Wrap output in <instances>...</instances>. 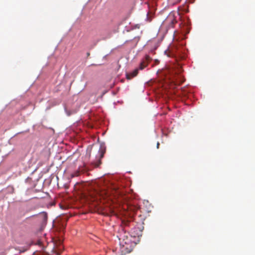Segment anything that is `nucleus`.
<instances>
[{
	"instance_id": "20e7f679",
	"label": "nucleus",
	"mask_w": 255,
	"mask_h": 255,
	"mask_svg": "<svg viewBox=\"0 0 255 255\" xmlns=\"http://www.w3.org/2000/svg\"><path fill=\"white\" fill-rule=\"evenodd\" d=\"M138 70H139V69H136L131 73L127 74V78L128 79H130L131 78L136 76L138 74Z\"/></svg>"
},
{
	"instance_id": "7ed1b4c3",
	"label": "nucleus",
	"mask_w": 255,
	"mask_h": 255,
	"mask_svg": "<svg viewBox=\"0 0 255 255\" xmlns=\"http://www.w3.org/2000/svg\"><path fill=\"white\" fill-rule=\"evenodd\" d=\"M131 222L130 220L127 219L126 218L122 219L121 228L120 231H122V229L126 231L124 228L131 226Z\"/></svg>"
},
{
	"instance_id": "423d86ee",
	"label": "nucleus",
	"mask_w": 255,
	"mask_h": 255,
	"mask_svg": "<svg viewBox=\"0 0 255 255\" xmlns=\"http://www.w3.org/2000/svg\"><path fill=\"white\" fill-rule=\"evenodd\" d=\"M79 175V171H76L71 174V177H74L78 176Z\"/></svg>"
},
{
	"instance_id": "6e6552de",
	"label": "nucleus",
	"mask_w": 255,
	"mask_h": 255,
	"mask_svg": "<svg viewBox=\"0 0 255 255\" xmlns=\"http://www.w3.org/2000/svg\"><path fill=\"white\" fill-rule=\"evenodd\" d=\"M159 143L158 142L157 143V145H156V146H157V148H159Z\"/></svg>"
},
{
	"instance_id": "0eeeda50",
	"label": "nucleus",
	"mask_w": 255,
	"mask_h": 255,
	"mask_svg": "<svg viewBox=\"0 0 255 255\" xmlns=\"http://www.w3.org/2000/svg\"><path fill=\"white\" fill-rule=\"evenodd\" d=\"M104 152L103 151H101V154H100L101 158H103V157L104 156Z\"/></svg>"
},
{
	"instance_id": "f03ea898",
	"label": "nucleus",
	"mask_w": 255,
	"mask_h": 255,
	"mask_svg": "<svg viewBox=\"0 0 255 255\" xmlns=\"http://www.w3.org/2000/svg\"><path fill=\"white\" fill-rule=\"evenodd\" d=\"M151 60V58L148 55H146L145 59L140 63L139 69L143 70L147 66L149 62Z\"/></svg>"
},
{
	"instance_id": "1a4fd4ad",
	"label": "nucleus",
	"mask_w": 255,
	"mask_h": 255,
	"mask_svg": "<svg viewBox=\"0 0 255 255\" xmlns=\"http://www.w3.org/2000/svg\"><path fill=\"white\" fill-rule=\"evenodd\" d=\"M101 164V162H100V161H99V164H98V165H97V166H98V165H99V164Z\"/></svg>"
},
{
	"instance_id": "39448f33",
	"label": "nucleus",
	"mask_w": 255,
	"mask_h": 255,
	"mask_svg": "<svg viewBox=\"0 0 255 255\" xmlns=\"http://www.w3.org/2000/svg\"><path fill=\"white\" fill-rule=\"evenodd\" d=\"M40 216L43 219L44 222H46L47 220V214L46 213L42 212L40 213Z\"/></svg>"
},
{
	"instance_id": "f257e3e1",
	"label": "nucleus",
	"mask_w": 255,
	"mask_h": 255,
	"mask_svg": "<svg viewBox=\"0 0 255 255\" xmlns=\"http://www.w3.org/2000/svg\"><path fill=\"white\" fill-rule=\"evenodd\" d=\"M117 237L119 240L120 251L123 254L130 253L132 250L134 243L131 241V237L128 233L122 229L119 231Z\"/></svg>"
}]
</instances>
